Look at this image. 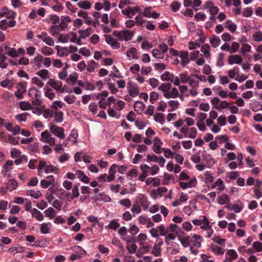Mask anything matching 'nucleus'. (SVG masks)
Listing matches in <instances>:
<instances>
[{
  "label": "nucleus",
  "mask_w": 262,
  "mask_h": 262,
  "mask_svg": "<svg viewBox=\"0 0 262 262\" xmlns=\"http://www.w3.org/2000/svg\"><path fill=\"white\" fill-rule=\"evenodd\" d=\"M92 31L93 30L91 27H89L85 30H79L78 33L79 34L80 39L81 40V39H85L92 33Z\"/></svg>",
  "instance_id": "nucleus-48"
},
{
  "label": "nucleus",
  "mask_w": 262,
  "mask_h": 262,
  "mask_svg": "<svg viewBox=\"0 0 262 262\" xmlns=\"http://www.w3.org/2000/svg\"><path fill=\"white\" fill-rule=\"evenodd\" d=\"M178 182L180 187L185 190L195 187L197 184V179L194 176L190 177L188 171L183 170L179 176Z\"/></svg>",
  "instance_id": "nucleus-3"
},
{
  "label": "nucleus",
  "mask_w": 262,
  "mask_h": 262,
  "mask_svg": "<svg viewBox=\"0 0 262 262\" xmlns=\"http://www.w3.org/2000/svg\"><path fill=\"white\" fill-rule=\"evenodd\" d=\"M17 90L15 92V96L18 99H21L24 98V94L26 91V86L24 83H18L16 86Z\"/></svg>",
  "instance_id": "nucleus-24"
},
{
  "label": "nucleus",
  "mask_w": 262,
  "mask_h": 262,
  "mask_svg": "<svg viewBox=\"0 0 262 262\" xmlns=\"http://www.w3.org/2000/svg\"><path fill=\"white\" fill-rule=\"evenodd\" d=\"M71 250L75 254H77L78 256H80L81 258L86 253V251L79 246L72 247Z\"/></svg>",
  "instance_id": "nucleus-58"
},
{
  "label": "nucleus",
  "mask_w": 262,
  "mask_h": 262,
  "mask_svg": "<svg viewBox=\"0 0 262 262\" xmlns=\"http://www.w3.org/2000/svg\"><path fill=\"white\" fill-rule=\"evenodd\" d=\"M58 171V168L54 167L51 164H47V162L43 160L39 161V164L37 168L38 175L40 177H42L43 172L46 173L54 172L56 173Z\"/></svg>",
  "instance_id": "nucleus-7"
},
{
  "label": "nucleus",
  "mask_w": 262,
  "mask_h": 262,
  "mask_svg": "<svg viewBox=\"0 0 262 262\" xmlns=\"http://www.w3.org/2000/svg\"><path fill=\"white\" fill-rule=\"evenodd\" d=\"M34 65L38 68L42 67L49 68L51 65V59L50 57H44L40 54H38L33 58Z\"/></svg>",
  "instance_id": "nucleus-10"
},
{
  "label": "nucleus",
  "mask_w": 262,
  "mask_h": 262,
  "mask_svg": "<svg viewBox=\"0 0 262 262\" xmlns=\"http://www.w3.org/2000/svg\"><path fill=\"white\" fill-rule=\"evenodd\" d=\"M68 36L69 38L70 42L75 43L78 45H82V41L80 37L78 38L76 33L73 32H70L68 33Z\"/></svg>",
  "instance_id": "nucleus-44"
},
{
  "label": "nucleus",
  "mask_w": 262,
  "mask_h": 262,
  "mask_svg": "<svg viewBox=\"0 0 262 262\" xmlns=\"http://www.w3.org/2000/svg\"><path fill=\"white\" fill-rule=\"evenodd\" d=\"M13 166V162L12 161L8 160L6 162L3 167L2 174L4 176H7L8 175V172L12 169Z\"/></svg>",
  "instance_id": "nucleus-43"
},
{
  "label": "nucleus",
  "mask_w": 262,
  "mask_h": 262,
  "mask_svg": "<svg viewBox=\"0 0 262 262\" xmlns=\"http://www.w3.org/2000/svg\"><path fill=\"white\" fill-rule=\"evenodd\" d=\"M49 129L53 135L60 139L63 140L65 138L66 136L63 128L58 126L54 124H51L49 125Z\"/></svg>",
  "instance_id": "nucleus-16"
},
{
  "label": "nucleus",
  "mask_w": 262,
  "mask_h": 262,
  "mask_svg": "<svg viewBox=\"0 0 262 262\" xmlns=\"http://www.w3.org/2000/svg\"><path fill=\"white\" fill-rule=\"evenodd\" d=\"M56 182L55 178L53 175L47 176L45 179L40 181V186L45 189L48 188L50 186H55Z\"/></svg>",
  "instance_id": "nucleus-20"
},
{
  "label": "nucleus",
  "mask_w": 262,
  "mask_h": 262,
  "mask_svg": "<svg viewBox=\"0 0 262 262\" xmlns=\"http://www.w3.org/2000/svg\"><path fill=\"white\" fill-rule=\"evenodd\" d=\"M48 84L56 90L57 93H63L66 91V85L62 86V83L60 81L50 79L48 82Z\"/></svg>",
  "instance_id": "nucleus-18"
},
{
  "label": "nucleus",
  "mask_w": 262,
  "mask_h": 262,
  "mask_svg": "<svg viewBox=\"0 0 262 262\" xmlns=\"http://www.w3.org/2000/svg\"><path fill=\"white\" fill-rule=\"evenodd\" d=\"M179 87L180 94H179L178 97L181 100H183L184 97H188L190 96L189 94V89L188 90V86L185 85H180Z\"/></svg>",
  "instance_id": "nucleus-27"
},
{
  "label": "nucleus",
  "mask_w": 262,
  "mask_h": 262,
  "mask_svg": "<svg viewBox=\"0 0 262 262\" xmlns=\"http://www.w3.org/2000/svg\"><path fill=\"white\" fill-rule=\"evenodd\" d=\"M224 27L231 33H235L237 29V25L230 19L227 20L223 23Z\"/></svg>",
  "instance_id": "nucleus-37"
},
{
  "label": "nucleus",
  "mask_w": 262,
  "mask_h": 262,
  "mask_svg": "<svg viewBox=\"0 0 262 262\" xmlns=\"http://www.w3.org/2000/svg\"><path fill=\"white\" fill-rule=\"evenodd\" d=\"M230 201V198L227 194H222L219 196L217 203L220 205H224L229 203Z\"/></svg>",
  "instance_id": "nucleus-61"
},
{
  "label": "nucleus",
  "mask_w": 262,
  "mask_h": 262,
  "mask_svg": "<svg viewBox=\"0 0 262 262\" xmlns=\"http://www.w3.org/2000/svg\"><path fill=\"white\" fill-rule=\"evenodd\" d=\"M177 235V232H171L167 231L166 235H165V242L167 246H170L171 241L174 240Z\"/></svg>",
  "instance_id": "nucleus-46"
},
{
  "label": "nucleus",
  "mask_w": 262,
  "mask_h": 262,
  "mask_svg": "<svg viewBox=\"0 0 262 262\" xmlns=\"http://www.w3.org/2000/svg\"><path fill=\"white\" fill-rule=\"evenodd\" d=\"M78 77V74L74 72L70 75L69 77H68L66 82L69 84H74L77 81Z\"/></svg>",
  "instance_id": "nucleus-62"
},
{
  "label": "nucleus",
  "mask_w": 262,
  "mask_h": 262,
  "mask_svg": "<svg viewBox=\"0 0 262 262\" xmlns=\"http://www.w3.org/2000/svg\"><path fill=\"white\" fill-rule=\"evenodd\" d=\"M169 249H170L172 254H176L180 252V248L179 245L174 242H171Z\"/></svg>",
  "instance_id": "nucleus-64"
},
{
  "label": "nucleus",
  "mask_w": 262,
  "mask_h": 262,
  "mask_svg": "<svg viewBox=\"0 0 262 262\" xmlns=\"http://www.w3.org/2000/svg\"><path fill=\"white\" fill-rule=\"evenodd\" d=\"M99 67V64L98 63L96 62L94 60H91L86 66V70L89 72L91 73L94 72L95 70Z\"/></svg>",
  "instance_id": "nucleus-60"
},
{
  "label": "nucleus",
  "mask_w": 262,
  "mask_h": 262,
  "mask_svg": "<svg viewBox=\"0 0 262 262\" xmlns=\"http://www.w3.org/2000/svg\"><path fill=\"white\" fill-rule=\"evenodd\" d=\"M164 243L162 239H157L151 251V253L156 257L160 256L162 252L161 246Z\"/></svg>",
  "instance_id": "nucleus-22"
},
{
  "label": "nucleus",
  "mask_w": 262,
  "mask_h": 262,
  "mask_svg": "<svg viewBox=\"0 0 262 262\" xmlns=\"http://www.w3.org/2000/svg\"><path fill=\"white\" fill-rule=\"evenodd\" d=\"M127 90L130 96L135 97L139 94V89L137 85L132 81L127 83Z\"/></svg>",
  "instance_id": "nucleus-21"
},
{
  "label": "nucleus",
  "mask_w": 262,
  "mask_h": 262,
  "mask_svg": "<svg viewBox=\"0 0 262 262\" xmlns=\"http://www.w3.org/2000/svg\"><path fill=\"white\" fill-rule=\"evenodd\" d=\"M214 178L212 173L206 171L203 175V181L206 184H209L213 182Z\"/></svg>",
  "instance_id": "nucleus-55"
},
{
  "label": "nucleus",
  "mask_w": 262,
  "mask_h": 262,
  "mask_svg": "<svg viewBox=\"0 0 262 262\" xmlns=\"http://www.w3.org/2000/svg\"><path fill=\"white\" fill-rule=\"evenodd\" d=\"M162 142L158 137L155 138L154 140L152 150L156 154H159L161 152V150H162L163 149L162 148Z\"/></svg>",
  "instance_id": "nucleus-32"
},
{
  "label": "nucleus",
  "mask_w": 262,
  "mask_h": 262,
  "mask_svg": "<svg viewBox=\"0 0 262 262\" xmlns=\"http://www.w3.org/2000/svg\"><path fill=\"white\" fill-rule=\"evenodd\" d=\"M203 160L206 162L208 168L212 167L216 163V160L210 154L203 153L202 154Z\"/></svg>",
  "instance_id": "nucleus-26"
},
{
  "label": "nucleus",
  "mask_w": 262,
  "mask_h": 262,
  "mask_svg": "<svg viewBox=\"0 0 262 262\" xmlns=\"http://www.w3.org/2000/svg\"><path fill=\"white\" fill-rule=\"evenodd\" d=\"M209 42L212 47L216 48L220 45L221 40L218 36L214 35L209 38Z\"/></svg>",
  "instance_id": "nucleus-59"
},
{
  "label": "nucleus",
  "mask_w": 262,
  "mask_h": 262,
  "mask_svg": "<svg viewBox=\"0 0 262 262\" xmlns=\"http://www.w3.org/2000/svg\"><path fill=\"white\" fill-rule=\"evenodd\" d=\"M76 178H78L82 182L88 184L89 183L90 179L86 176L84 172L81 170H77L75 172Z\"/></svg>",
  "instance_id": "nucleus-42"
},
{
  "label": "nucleus",
  "mask_w": 262,
  "mask_h": 262,
  "mask_svg": "<svg viewBox=\"0 0 262 262\" xmlns=\"http://www.w3.org/2000/svg\"><path fill=\"white\" fill-rule=\"evenodd\" d=\"M149 250V247L148 246L144 244L140 245V248L137 251L136 255L138 257H141L144 253L148 252Z\"/></svg>",
  "instance_id": "nucleus-54"
},
{
  "label": "nucleus",
  "mask_w": 262,
  "mask_h": 262,
  "mask_svg": "<svg viewBox=\"0 0 262 262\" xmlns=\"http://www.w3.org/2000/svg\"><path fill=\"white\" fill-rule=\"evenodd\" d=\"M113 34L117 37L120 41H124L128 42L133 39L135 34V31L127 29L115 30Z\"/></svg>",
  "instance_id": "nucleus-8"
},
{
  "label": "nucleus",
  "mask_w": 262,
  "mask_h": 262,
  "mask_svg": "<svg viewBox=\"0 0 262 262\" xmlns=\"http://www.w3.org/2000/svg\"><path fill=\"white\" fill-rule=\"evenodd\" d=\"M126 55L129 60L137 59L139 58L138 51L135 47L128 48L126 51Z\"/></svg>",
  "instance_id": "nucleus-29"
},
{
  "label": "nucleus",
  "mask_w": 262,
  "mask_h": 262,
  "mask_svg": "<svg viewBox=\"0 0 262 262\" xmlns=\"http://www.w3.org/2000/svg\"><path fill=\"white\" fill-rule=\"evenodd\" d=\"M31 213L33 217H35L38 221H42L44 219L43 214L40 211L36 208H33L31 211Z\"/></svg>",
  "instance_id": "nucleus-53"
},
{
  "label": "nucleus",
  "mask_w": 262,
  "mask_h": 262,
  "mask_svg": "<svg viewBox=\"0 0 262 262\" xmlns=\"http://www.w3.org/2000/svg\"><path fill=\"white\" fill-rule=\"evenodd\" d=\"M194 77H195L193 76V75L190 76L188 81L189 86L190 87L189 89V94H190V96L192 97H195L198 96L199 93L198 91L199 88V80L195 79Z\"/></svg>",
  "instance_id": "nucleus-11"
},
{
  "label": "nucleus",
  "mask_w": 262,
  "mask_h": 262,
  "mask_svg": "<svg viewBox=\"0 0 262 262\" xmlns=\"http://www.w3.org/2000/svg\"><path fill=\"white\" fill-rule=\"evenodd\" d=\"M66 27L67 25L66 23L61 22L59 25L51 26L50 29V33L54 37H56L59 34V33L64 30Z\"/></svg>",
  "instance_id": "nucleus-19"
},
{
  "label": "nucleus",
  "mask_w": 262,
  "mask_h": 262,
  "mask_svg": "<svg viewBox=\"0 0 262 262\" xmlns=\"http://www.w3.org/2000/svg\"><path fill=\"white\" fill-rule=\"evenodd\" d=\"M180 57L181 59V64L185 67L189 62V54L188 51H181L180 52Z\"/></svg>",
  "instance_id": "nucleus-41"
},
{
  "label": "nucleus",
  "mask_w": 262,
  "mask_h": 262,
  "mask_svg": "<svg viewBox=\"0 0 262 262\" xmlns=\"http://www.w3.org/2000/svg\"><path fill=\"white\" fill-rule=\"evenodd\" d=\"M98 99L99 100L98 101L99 107L102 110H104L107 106L110 108L111 105H112V103L115 101V97L113 96L108 97L106 101L105 99Z\"/></svg>",
  "instance_id": "nucleus-23"
},
{
  "label": "nucleus",
  "mask_w": 262,
  "mask_h": 262,
  "mask_svg": "<svg viewBox=\"0 0 262 262\" xmlns=\"http://www.w3.org/2000/svg\"><path fill=\"white\" fill-rule=\"evenodd\" d=\"M191 237L189 235L182 237L179 241L183 247H189L191 253L196 255L199 253L198 249L202 247L203 238L201 235L195 233L191 234Z\"/></svg>",
  "instance_id": "nucleus-1"
},
{
  "label": "nucleus",
  "mask_w": 262,
  "mask_h": 262,
  "mask_svg": "<svg viewBox=\"0 0 262 262\" xmlns=\"http://www.w3.org/2000/svg\"><path fill=\"white\" fill-rule=\"evenodd\" d=\"M134 107L137 113L141 114L144 110L145 104L141 101H137L134 103Z\"/></svg>",
  "instance_id": "nucleus-50"
},
{
  "label": "nucleus",
  "mask_w": 262,
  "mask_h": 262,
  "mask_svg": "<svg viewBox=\"0 0 262 262\" xmlns=\"http://www.w3.org/2000/svg\"><path fill=\"white\" fill-rule=\"evenodd\" d=\"M210 50V47L208 43L203 45L201 48V51L204 54V57L206 58H210L211 56Z\"/></svg>",
  "instance_id": "nucleus-56"
},
{
  "label": "nucleus",
  "mask_w": 262,
  "mask_h": 262,
  "mask_svg": "<svg viewBox=\"0 0 262 262\" xmlns=\"http://www.w3.org/2000/svg\"><path fill=\"white\" fill-rule=\"evenodd\" d=\"M36 75L43 80H46L50 78L49 71L45 69H42L36 72Z\"/></svg>",
  "instance_id": "nucleus-49"
},
{
  "label": "nucleus",
  "mask_w": 262,
  "mask_h": 262,
  "mask_svg": "<svg viewBox=\"0 0 262 262\" xmlns=\"http://www.w3.org/2000/svg\"><path fill=\"white\" fill-rule=\"evenodd\" d=\"M216 188V189L219 191H223L225 189V185H224L223 180L219 178L216 181L212 184L211 188L214 189Z\"/></svg>",
  "instance_id": "nucleus-40"
},
{
  "label": "nucleus",
  "mask_w": 262,
  "mask_h": 262,
  "mask_svg": "<svg viewBox=\"0 0 262 262\" xmlns=\"http://www.w3.org/2000/svg\"><path fill=\"white\" fill-rule=\"evenodd\" d=\"M138 221L140 224L142 225H146L147 228H150L154 226V223L151 221L149 217H146L145 215H140L138 217Z\"/></svg>",
  "instance_id": "nucleus-28"
},
{
  "label": "nucleus",
  "mask_w": 262,
  "mask_h": 262,
  "mask_svg": "<svg viewBox=\"0 0 262 262\" xmlns=\"http://www.w3.org/2000/svg\"><path fill=\"white\" fill-rule=\"evenodd\" d=\"M37 37L48 46H53L54 45L53 39L50 36H49L46 32H42L41 34H38Z\"/></svg>",
  "instance_id": "nucleus-25"
},
{
  "label": "nucleus",
  "mask_w": 262,
  "mask_h": 262,
  "mask_svg": "<svg viewBox=\"0 0 262 262\" xmlns=\"http://www.w3.org/2000/svg\"><path fill=\"white\" fill-rule=\"evenodd\" d=\"M243 58L242 56L238 54L230 55L228 58V63L231 65L241 64Z\"/></svg>",
  "instance_id": "nucleus-34"
},
{
  "label": "nucleus",
  "mask_w": 262,
  "mask_h": 262,
  "mask_svg": "<svg viewBox=\"0 0 262 262\" xmlns=\"http://www.w3.org/2000/svg\"><path fill=\"white\" fill-rule=\"evenodd\" d=\"M52 228V224L50 222H45L40 225V231L42 234L50 233Z\"/></svg>",
  "instance_id": "nucleus-36"
},
{
  "label": "nucleus",
  "mask_w": 262,
  "mask_h": 262,
  "mask_svg": "<svg viewBox=\"0 0 262 262\" xmlns=\"http://www.w3.org/2000/svg\"><path fill=\"white\" fill-rule=\"evenodd\" d=\"M180 132L185 138L194 139L197 136L198 131L194 127H188L184 125L181 128Z\"/></svg>",
  "instance_id": "nucleus-13"
},
{
  "label": "nucleus",
  "mask_w": 262,
  "mask_h": 262,
  "mask_svg": "<svg viewBox=\"0 0 262 262\" xmlns=\"http://www.w3.org/2000/svg\"><path fill=\"white\" fill-rule=\"evenodd\" d=\"M105 41L107 45H108L112 49L118 50L121 47L120 40L118 39L115 38L111 35L107 34L104 35Z\"/></svg>",
  "instance_id": "nucleus-15"
},
{
  "label": "nucleus",
  "mask_w": 262,
  "mask_h": 262,
  "mask_svg": "<svg viewBox=\"0 0 262 262\" xmlns=\"http://www.w3.org/2000/svg\"><path fill=\"white\" fill-rule=\"evenodd\" d=\"M26 195L37 199L42 195V193L39 190H28L26 192Z\"/></svg>",
  "instance_id": "nucleus-63"
},
{
  "label": "nucleus",
  "mask_w": 262,
  "mask_h": 262,
  "mask_svg": "<svg viewBox=\"0 0 262 262\" xmlns=\"http://www.w3.org/2000/svg\"><path fill=\"white\" fill-rule=\"evenodd\" d=\"M202 219H194L192 220V223L195 225L200 226V228L205 232V236L207 238H210L213 233L214 230L210 224L208 219L205 215L201 217Z\"/></svg>",
  "instance_id": "nucleus-4"
},
{
  "label": "nucleus",
  "mask_w": 262,
  "mask_h": 262,
  "mask_svg": "<svg viewBox=\"0 0 262 262\" xmlns=\"http://www.w3.org/2000/svg\"><path fill=\"white\" fill-rule=\"evenodd\" d=\"M122 13L127 16L128 18H132L137 14H141V9L139 6H136L132 7H127L121 11Z\"/></svg>",
  "instance_id": "nucleus-17"
},
{
  "label": "nucleus",
  "mask_w": 262,
  "mask_h": 262,
  "mask_svg": "<svg viewBox=\"0 0 262 262\" xmlns=\"http://www.w3.org/2000/svg\"><path fill=\"white\" fill-rule=\"evenodd\" d=\"M145 184L147 186L158 187L160 185V180L157 177H149L146 179Z\"/></svg>",
  "instance_id": "nucleus-38"
},
{
  "label": "nucleus",
  "mask_w": 262,
  "mask_h": 262,
  "mask_svg": "<svg viewBox=\"0 0 262 262\" xmlns=\"http://www.w3.org/2000/svg\"><path fill=\"white\" fill-rule=\"evenodd\" d=\"M78 133L77 129H73L71 130L68 139L71 140L73 145H77L78 144Z\"/></svg>",
  "instance_id": "nucleus-45"
},
{
  "label": "nucleus",
  "mask_w": 262,
  "mask_h": 262,
  "mask_svg": "<svg viewBox=\"0 0 262 262\" xmlns=\"http://www.w3.org/2000/svg\"><path fill=\"white\" fill-rule=\"evenodd\" d=\"M125 106V102L115 98V101L112 103L110 108L107 110L108 116L112 118L119 119L121 116L120 111L123 110Z\"/></svg>",
  "instance_id": "nucleus-5"
},
{
  "label": "nucleus",
  "mask_w": 262,
  "mask_h": 262,
  "mask_svg": "<svg viewBox=\"0 0 262 262\" xmlns=\"http://www.w3.org/2000/svg\"><path fill=\"white\" fill-rule=\"evenodd\" d=\"M55 49L57 51V54L59 57H63L70 54V50L68 47H62L56 46Z\"/></svg>",
  "instance_id": "nucleus-35"
},
{
  "label": "nucleus",
  "mask_w": 262,
  "mask_h": 262,
  "mask_svg": "<svg viewBox=\"0 0 262 262\" xmlns=\"http://www.w3.org/2000/svg\"><path fill=\"white\" fill-rule=\"evenodd\" d=\"M150 205V202L145 194H138L134 198L133 205L130 209L133 214V216H135V214L141 213L142 210L144 211L147 210Z\"/></svg>",
  "instance_id": "nucleus-2"
},
{
  "label": "nucleus",
  "mask_w": 262,
  "mask_h": 262,
  "mask_svg": "<svg viewBox=\"0 0 262 262\" xmlns=\"http://www.w3.org/2000/svg\"><path fill=\"white\" fill-rule=\"evenodd\" d=\"M77 6L84 10H88L92 7V3L88 0L80 1L77 3Z\"/></svg>",
  "instance_id": "nucleus-51"
},
{
  "label": "nucleus",
  "mask_w": 262,
  "mask_h": 262,
  "mask_svg": "<svg viewBox=\"0 0 262 262\" xmlns=\"http://www.w3.org/2000/svg\"><path fill=\"white\" fill-rule=\"evenodd\" d=\"M39 140L42 142L49 144L51 146L55 145V138L52 137L51 134L48 130H46L41 133Z\"/></svg>",
  "instance_id": "nucleus-14"
},
{
  "label": "nucleus",
  "mask_w": 262,
  "mask_h": 262,
  "mask_svg": "<svg viewBox=\"0 0 262 262\" xmlns=\"http://www.w3.org/2000/svg\"><path fill=\"white\" fill-rule=\"evenodd\" d=\"M166 169L168 171L173 172L175 173H178L181 170V167L180 164H174L172 161H170L167 163Z\"/></svg>",
  "instance_id": "nucleus-33"
},
{
  "label": "nucleus",
  "mask_w": 262,
  "mask_h": 262,
  "mask_svg": "<svg viewBox=\"0 0 262 262\" xmlns=\"http://www.w3.org/2000/svg\"><path fill=\"white\" fill-rule=\"evenodd\" d=\"M166 99L176 98L179 96V91L176 88H172L170 83H162L158 88Z\"/></svg>",
  "instance_id": "nucleus-6"
},
{
  "label": "nucleus",
  "mask_w": 262,
  "mask_h": 262,
  "mask_svg": "<svg viewBox=\"0 0 262 262\" xmlns=\"http://www.w3.org/2000/svg\"><path fill=\"white\" fill-rule=\"evenodd\" d=\"M28 95L33 105L39 106L42 104L41 92L35 87H32L28 90Z\"/></svg>",
  "instance_id": "nucleus-9"
},
{
  "label": "nucleus",
  "mask_w": 262,
  "mask_h": 262,
  "mask_svg": "<svg viewBox=\"0 0 262 262\" xmlns=\"http://www.w3.org/2000/svg\"><path fill=\"white\" fill-rule=\"evenodd\" d=\"M239 69L236 66L228 71V75L230 78L236 80V78L239 76Z\"/></svg>",
  "instance_id": "nucleus-52"
},
{
  "label": "nucleus",
  "mask_w": 262,
  "mask_h": 262,
  "mask_svg": "<svg viewBox=\"0 0 262 262\" xmlns=\"http://www.w3.org/2000/svg\"><path fill=\"white\" fill-rule=\"evenodd\" d=\"M66 195L71 200L78 198L79 195L78 186L77 185H74L72 189L71 195H70L69 193H67Z\"/></svg>",
  "instance_id": "nucleus-47"
},
{
  "label": "nucleus",
  "mask_w": 262,
  "mask_h": 262,
  "mask_svg": "<svg viewBox=\"0 0 262 262\" xmlns=\"http://www.w3.org/2000/svg\"><path fill=\"white\" fill-rule=\"evenodd\" d=\"M15 13L6 7H4L0 11V16L5 17L7 18H13L15 17Z\"/></svg>",
  "instance_id": "nucleus-31"
},
{
  "label": "nucleus",
  "mask_w": 262,
  "mask_h": 262,
  "mask_svg": "<svg viewBox=\"0 0 262 262\" xmlns=\"http://www.w3.org/2000/svg\"><path fill=\"white\" fill-rule=\"evenodd\" d=\"M210 249L215 255H223L225 252V250L223 248L215 244L210 245Z\"/></svg>",
  "instance_id": "nucleus-39"
},
{
  "label": "nucleus",
  "mask_w": 262,
  "mask_h": 262,
  "mask_svg": "<svg viewBox=\"0 0 262 262\" xmlns=\"http://www.w3.org/2000/svg\"><path fill=\"white\" fill-rule=\"evenodd\" d=\"M15 25L16 21L14 20L3 19L0 21V29L2 30H6L8 27H13Z\"/></svg>",
  "instance_id": "nucleus-30"
},
{
  "label": "nucleus",
  "mask_w": 262,
  "mask_h": 262,
  "mask_svg": "<svg viewBox=\"0 0 262 262\" xmlns=\"http://www.w3.org/2000/svg\"><path fill=\"white\" fill-rule=\"evenodd\" d=\"M225 257L231 260H236L238 258V254L234 249L228 250L225 254Z\"/></svg>",
  "instance_id": "nucleus-57"
},
{
  "label": "nucleus",
  "mask_w": 262,
  "mask_h": 262,
  "mask_svg": "<svg viewBox=\"0 0 262 262\" xmlns=\"http://www.w3.org/2000/svg\"><path fill=\"white\" fill-rule=\"evenodd\" d=\"M159 49H154L152 50V55L154 57L161 59L164 57V54L168 51V48L166 44L162 43L158 46Z\"/></svg>",
  "instance_id": "nucleus-12"
}]
</instances>
